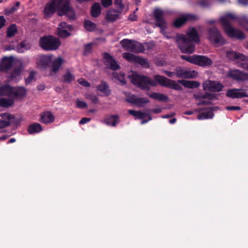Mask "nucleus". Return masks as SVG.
<instances>
[{
    "label": "nucleus",
    "mask_w": 248,
    "mask_h": 248,
    "mask_svg": "<svg viewBox=\"0 0 248 248\" xmlns=\"http://www.w3.org/2000/svg\"><path fill=\"white\" fill-rule=\"evenodd\" d=\"M155 80L149 77L141 76L137 73H133L131 80L133 84L144 90H148L150 86H155L157 82L160 85L175 90L180 91L182 87L174 80L168 78L160 75H155L154 77Z\"/></svg>",
    "instance_id": "1"
},
{
    "label": "nucleus",
    "mask_w": 248,
    "mask_h": 248,
    "mask_svg": "<svg viewBox=\"0 0 248 248\" xmlns=\"http://www.w3.org/2000/svg\"><path fill=\"white\" fill-rule=\"evenodd\" d=\"M176 41L183 53L191 54L195 48L193 42L199 43L200 39L196 29L192 28L187 31L186 35H178Z\"/></svg>",
    "instance_id": "2"
},
{
    "label": "nucleus",
    "mask_w": 248,
    "mask_h": 248,
    "mask_svg": "<svg viewBox=\"0 0 248 248\" xmlns=\"http://www.w3.org/2000/svg\"><path fill=\"white\" fill-rule=\"evenodd\" d=\"M70 0H52L47 6V16L57 10L59 16L66 15L70 19H74L75 13L70 6Z\"/></svg>",
    "instance_id": "3"
},
{
    "label": "nucleus",
    "mask_w": 248,
    "mask_h": 248,
    "mask_svg": "<svg viewBox=\"0 0 248 248\" xmlns=\"http://www.w3.org/2000/svg\"><path fill=\"white\" fill-rule=\"evenodd\" d=\"M236 16L232 13H227L220 18V21L224 31L228 36L239 40L245 39L246 35L241 31L233 28L231 25V21L236 19Z\"/></svg>",
    "instance_id": "4"
},
{
    "label": "nucleus",
    "mask_w": 248,
    "mask_h": 248,
    "mask_svg": "<svg viewBox=\"0 0 248 248\" xmlns=\"http://www.w3.org/2000/svg\"><path fill=\"white\" fill-rule=\"evenodd\" d=\"M236 16L232 13H227L220 18V21L224 31L228 36L239 40L245 39L246 35L241 31L233 28L231 25V21L236 19Z\"/></svg>",
    "instance_id": "5"
},
{
    "label": "nucleus",
    "mask_w": 248,
    "mask_h": 248,
    "mask_svg": "<svg viewBox=\"0 0 248 248\" xmlns=\"http://www.w3.org/2000/svg\"><path fill=\"white\" fill-rule=\"evenodd\" d=\"M14 58L13 57H4L0 63V71L6 73L8 80L11 81L18 76L21 72L22 68L20 66L13 65Z\"/></svg>",
    "instance_id": "6"
},
{
    "label": "nucleus",
    "mask_w": 248,
    "mask_h": 248,
    "mask_svg": "<svg viewBox=\"0 0 248 248\" xmlns=\"http://www.w3.org/2000/svg\"><path fill=\"white\" fill-rule=\"evenodd\" d=\"M227 58L231 61H235L238 66L248 71V58L242 53L232 50L227 51Z\"/></svg>",
    "instance_id": "7"
},
{
    "label": "nucleus",
    "mask_w": 248,
    "mask_h": 248,
    "mask_svg": "<svg viewBox=\"0 0 248 248\" xmlns=\"http://www.w3.org/2000/svg\"><path fill=\"white\" fill-rule=\"evenodd\" d=\"M207 35L211 44L215 46H222L226 43L220 31L215 27L208 29Z\"/></svg>",
    "instance_id": "8"
},
{
    "label": "nucleus",
    "mask_w": 248,
    "mask_h": 248,
    "mask_svg": "<svg viewBox=\"0 0 248 248\" xmlns=\"http://www.w3.org/2000/svg\"><path fill=\"white\" fill-rule=\"evenodd\" d=\"M120 44L123 48L128 51L140 53L144 50L143 46L140 43L133 40L124 39L120 42Z\"/></svg>",
    "instance_id": "9"
},
{
    "label": "nucleus",
    "mask_w": 248,
    "mask_h": 248,
    "mask_svg": "<svg viewBox=\"0 0 248 248\" xmlns=\"http://www.w3.org/2000/svg\"><path fill=\"white\" fill-rule=\"evenodd\" d=\"M164 12L160 9H155L154 11V16L155 19V25L160 28L161 32L164 35V30L167 28V23L164 18Z\"/></svg>",
    "instance_id": "10"
},
{
    "label": "nucleus",
    "mask_w": 248,
    "mask_h": 248,
    "mask_svg": "<svg viewBox=\"0 0 248 248\" xmlns=\"http://www.w3.org/2000/svg\"><path fill=\"white\" fill-rule=\"evenodd\" d=\"M175 74L177 77L185 78H193L198 76L197 71L182 67L176 68Z\"/></svg>",
    "instance_id": "11"
},
{
    "label": "nucleus",
    "mask_w": 248,
    "mask_h": 248,
    "mask_svg": "<svg viewBox=\"0 0 248 248\" xmlns=\"http://www.w3.org/2000/svg\"><path fill=\"white\" fill-rule=\"evenodd\" d=\"M228 76L238 82L248 81V73L239 70H231L228 73Z\"/></svg>",
    "instance_id": "12"
},
{
    "label": "nucleus",
    "mask_w": 248,
    "mask_h": 248,
    "mask_svg": "<svg viewBox=\"0 0 248 248\" xmlns=\"http://www.w3.org/2000/svg\"><path fill=\"white\" fill-rule=\"evenodd\" d=\"M226 95L227 97L235 99L248 97V94L246 91L242 89H232L228 90Z\"/></svg>",
    "instance_id": "13"
},
{
    "label": "nucleus",
    "mask_w": 248,
    "mask_h": 248,
    "mask_svg": "<svg viewBox=\"0 0 248 248\" xmlns=\"http://www.w3.org/2000/svg\"><path fill=\"white\" fill-rule=\"evenodd\" d=\"M27 94V90L24 87H12L11 96L14 100H20L24 98Z\"/></svg>",
    "instance_id": "14"
},
{
    "label": "nucleus",
    "mask_w": 248,
    "mask_h": 248,
    "mask_svg": "<svg viewBox=\"0 0 248 248\" xmlns=\"http://www.w3.org/2000/svg\"><path fill=\"white\" fill-rule=\"evenodd\" d=\"M223 85L217 81H208L203 84V89L211 92H219L222 90Z\"/></svg>",
    "instance_id": "15"
},
{
    "label": "nucleus",
    "mask_w": 248,
    "mask_h": 248,
    "mask_svg": "<svg viewBox=\"0 0 248 248\" xmlns=\"http://www.w3.org/2000/svg\"><path fill=\"white\" fill-rule=\"evenodd\" d=\"M104 62L107 67L115 70L119 69L120 66L114 58L107 53L104 54Z\"/></svg>",
    "instance_id": "16"
},
{
    "label": "nucleus",
    "mask_w": 248,
    "mask_h": 248,
    "mask_svg": "<svg viewBox=\"0 0 248 248\" xmlns=\"http://www.w3.org/2000/svg\"><path fill=\"white\" fill-rule=\"evenodd\" d=\"M0 116L3 119L0 120V129L9 126L11 124L10 121L15 118L14 115L8 113L0 114Z\"/></svg>",
    "instance_id": "17"
},
{
    "label": "nucleus",
    "mask_w": 248,
    "mask_h": 248,
    "mask_svg": "<svg viewBox=\"0 0 248 248\" xmlns=\"http://www.w3.org/2000/svg\"><path fill=\"white\" fill-rule=\"evenodd\" d=\"M61 45L59 38L54 36H47V50H54L58 48Z\"/></svg>",
    "instance_id": "18"
},
{
    "label": "nucleus",
    "mask_w": 248,
    "mask_h": 248,
    "mask_svg": "<svg viewBox=\"0 0 248 248\" xmlns=\"http://www.w3.org/2000/svg\"><path fill=\"white\" fill-rule=\"evenodd\" d=\"M63 62V59L61 57H58L54 60L51 63V71L49 75L53 76L58 72Z\"/></svg>",
    "instance_id": "19"
},
{
    "label": "nucleus",
    "mask_w": 248,
    "mask_h": 248,
    "mask_svg": "<svg viewBox=\"0 0 248 248\" xmlns=\"http://www.w3.org/2000/svg\"><path fill=\"white\" fill-rule=\"evenodd\" d=\"M213 64V61L209 58L202 56L197 55L195 64L202 66H208Z\"/></svg>",
    "instance_id": "20"
},
{
    "label": "nucleus",
    "mask_w": 248,
    "mask_h": 248,
    "mask_svg": "<svg viewBox=\"0 0 248 248\" xmlns=\"http://www.w3.org/2000/svg\"><path fill=\"white\" fill-rule=\"evenodd\" d=\"M68 29L69 26L65 22L60 23L58 28V34L61 37L69 36L70 34L66 31Z\"/></svg>",
    "instance_id": "21"
},
{
    "label": "nucleus",
    "mask_w": 248,
    "mask_h": 248,
    "mask_svg": "<svg viewBox=\"0 0 248 248\" xmlns=\"http://www.w3.org/2000/svg\"><path fill=\"white\" fill-rule=\"evenodd\" d=\"M127 100L129 102L140 106H141L143 104L149 102V99L147 98L138 97L135 95L131 96L128 99H127Z\"/></svg>",
    "instance_id": "22"
},
{
    "label": "nucleus",
    "mask_w": 248,
    "mask_h": 248,
    "mask_svg": "<svg viewBox=\"0 0 248 248\" xmlns=\"http://www.w3.org/2000/svg\"><path fill=\"white\" fill-rule=\"evenodd\" d=\"M75 76L73 73V71L69 69H66L64 74L62 77V81L64 83H69L74 80Z\"/></svg>",
    "instance_id": "23"
},
{
    "label": "nucleus",
    "mask_w": 248,
    "mask_h": 248,
    "mask_svg": "<svg viewBox=\"0 0 248 248\" xmlns=\"http://www.w3.org/2000/svg\"><path fill=\"white\" fill-rule=\"evenodd\" d=\"M12 86L9 84H5L0 87V96H11Z\"/></svg>",
    "instance_id": "24"
},
{
    "label": "nucleus",
    "mask_w": 248,
    "mask_h": 248,
    "mask_svg": "<svg viewBox=\"0 0 248 248\" xmlns=\"http://www.w3.org/2000/svg\"><path fill=\"white\" fill-rule=\"evenodd\" d=\"M15 103L14 100L11 98L1 97L0 98V106L2 108H9Z\"/></svg>",
    "instance_id": "25"
},
{
    "label": "nucleus",
    "mask_w": 248,
    "mask_h": 248,
    "mask_svg": "<svg viewBox=\"0 0 248 248\" xmlns=\"http://www.w3.org/2000/svg\"><path fill=\"white\" fill-rule=\"evenodd\" d=\"M192 16L191 15H188L178 18L174 21L173 25L177 28L180 27L186 23V20L191 19Z\"/></svg>",
    "instance_id": "26"
},
{
    "label": "nucleus",
    "mask_w": 248,
    "mask_h": 248,
    "mask_svg": "<svg viewBox=\"0 0 248 248\" xmlns=\"http://www.w3.org/2000/svg\"><path fill=\"white\" fill-rule=\"evenodd\" d=\"M178 82L186 88H195L200 86V83L196 81H188L186 80H179Z\"/></svg>",
    "instance_id": "27"
},
{
    "label": "nucleus",
    "mask_w": 248,
    "mask_h": 248,
    "mask_svg": "<svg viewBox=\"0 0 248 248\" xmlns=\"http://www.w3.org/2000/svg\"><path fill=\"white\" fill-rule=\"evenodd\" d=\"M43 130L41 125L38 123H34L30 125L28 128V131L31 134L39 133Z\"/></svg>",
    "instance_id": "28"
},
{
    "label": "nucleus",
    "mask_w": 248,
    "mask_h": 248,
    "mask_svg": "<svg viewBox=\"0 0 248 248\" xmlns=\"http://www.w3.org/2000/svg\"><path fill=\"white\" fill-rule=\"evenodd\" d=\"M97 88L98 91L102 92L104 95L108 96L110 94V90H109L107 82L102 81L101 84H99Z\"/></svg>",
    "instance_id": "29"
},
{
    "label": "nucleus",
    "mask_w": 248,
    "mask_h": 248,
    "mask_svg": "<svg viewBox=\"0 0 248 248\" xmlns=\"http://www.w3.org/2000/svg\"><path fill=\"white\" fill-rule=\"evenodd\" d=\"M119 118L117 115H111L105 120L107 125H111L115 126L119 122Z\"/></svg>",
    "instance_id": "30"
},
{
    "label": "nucleus",
    "mask_w": 248,
    "mask_h": 248,
    "mask_svg": "<svg viewBox=\"0 0 248 248\" xmlns=\"http://www.w3.org/2000/svg\"><path fill=\"white\" fill-rule=\"evenodd\" d=\"M206 110L205 112L200 113L198 115L197 118L199 120L211 119L214 117V114L213 112H212L211 110H209L208 108Z\"/></svg>",
    "instance_id": "31"
},
{
    "label": "nucleus",
    "mask_w": 248,
    "mask_h": 248,
    "mask_svg": "<svg viewBox=\"0 0 248 248\" xmlns=\"http://www.w3.org/2000/svg\"><path fill=\"white\" fill-rule=\"evenodd\" d=\"M101 9L100 5L98 3H95L92 7V16L94 17L98 16L101 13Z\"/></svg>",
    "instance_id": "32"
},
{
    "label": "nucleus",
    "mask_w": 248,
    "mask_h": 248,
    "mask_svg": "<svg viewBox=\"0 0 248 248\" xmlns=\"http://www.w3.org/2000/svg\"><path fill=\"white\" fill-rule=\"evenodd\" d=\"M147 94L150 97L159 101H165L168 99L166 95L160 93H153Z\"/></svg>",
    "instance_id": "33"
},
{
    "label": "nucleus",
    "mask_w": 248,
    "mask_h": 248,
    "mask_svg": "<svg viewBox=\"0 0 248 248\" xmlns=\"http://www.w3.org/2000/svg\"><path fill=\"white\" fill-rule=\"evenodd\" d=\"M17 32V28L16 25L15 24H13L11 25L7 29V36L8 37H11L15 35V34Z\"/></svg>",
    "instance_id": "34"
},
{
    "label": "nucleus",
    "mask_w": 248,
    "mask_h": 248,
    "mask_svg": "<svg viewBox=\"0 0 248 248\" xmlns=\"http://www.w3.org/2000/svg\"><path fill=\"white\" fill-rule=\"evenodd\" d=\"M128 112L130 115H133L136 118L139 119H141L147 115L145 113H143L140 111H136L132 109L129 110Z\"/></svg>",
    "instance_id": "35"
},
{
    "label": "nucleus",
    "mask_w": 248,
    "mask_h": 248,
    "mask_svg": "<svg viewBox=\"0 0 248 248\" xmlns=\"http://www.w3.org/2000/svg\"><path fill=\"white\" fill-rule=\"evenodd\" d=\"M123 56L127 61L132 63L136 62V59L138 57L137 56L127 52L124 53L123 54Z\"/></svg>",
    "instance_id": "36"
},
{
    "label": "nucleus",
    "mask_w": 248,
    "mask_h": 248,
    "mask_svg": "<svg viewBox=\"0 0 248 248\" xmlns=\"http://www.w3.org/2000/svg\"><path fill=\"white\" fill-rule=\"evenodd\" d=\"M37 64L40 68H46V57L45 55L41 56L37 62Z\"/></svg>",
    "instance_id": "37"
},
{
    "label": "nucleus",
    "mask_w": 248,
    "mask_h": 248,
    "mask_svg": "<svg viewBox=\"0 0 248 248\" xmlns=\"http://www.w3.org/2000/svg\"><path fill=\"white\" fill-rule=\"evenodd\" d=\"M20 4V2L19 1H17L16 4L12 6L11 8L6 9L5 10V14L6 15H10L14 13L17 10Z\"/></svg>",
    "instance_id": "38"
},
{
    "label": "nucleus",
    "mask_w": 248,
    "mask_h": 248,
    "mask_svg": "<svg viewBox=\"0 0 248 248\" xmlns=\"http://www.w3.org/2000/svg\"><path fill=\"white\" fill-rule=\"evenodd\" d=\"M85 29L89 31H93L96 29V25L89 20H86L84 23Z\"/></svg>",
    "instance_id": "39"
},
{
    "label": "nucleus",
    "mask_w": 248,
    "mask_h": 248,
    "mask_svg": "<svg viewBox=\"0 0 248 248\" xmlns=\"http://www.w3.org/2000/svg\"><path fill=\"white\" fill-rule=\"evenodd\" d=\"M113 74L114 78H117L122 85H124L126 83V80L123 73L120 72L118 73V72H114Z\"/></svg>",
    "instance_id": "40"
},
{
    "label": "nucleus",
    "mask_w": 248,
    "mask_h": 248,
    "mask_svg": "<svg viewBox=\"0 0 248 248\" xmlns=\"http://www.w3.org/2000/svg\"><path fill=\"white\" fill-rule=\"evenodd\" d=\"M193 97L195 99L197 100H200L202 99H212L213 98H215L214 96L209 93H206L204 95L200 94H193Z\"/></svg>",
    "instance_id": "41"
},
{
    "label": "nucleus",
    "mask_w": 248,
    "mask_h": 248,
    "mask_svg": "<svg viewBox=\"0 0 248 248\" xmlns=\"http://www.w3.org/2000/svg\"><path fill=\"white\" fill-rule=\"evenodd\" d=\"M196 56H197V55H193V56H186V55H182L181 56V58L182 59L186 61L187 62H188L190 63L195 64L196 60Z\"/></svg>",
    "instance_id": "42"
},
{
    "label": "nucleus",
    "mask_w": 248,
    "mask_h": 248,
    "mask_svg": "<svg viewBox=\"0 0 248 248\" xmlns=\"http://www.w3.org/2000/svg\"><path fill=\"white\" fill-rule=\"evenodd\" d=\"M135 63H139L144 67H148L149 66L147 61L145 59H142L140 57H137Z\"/></svg>",
    "instance_id": "43"
},
{
    "label": "nucleus",
    "mask_w": 248,
    "mask_h": 248,
    "mask_svg": "<svg viewBox=\"0 0 248 248\" xmlns=\"http://www.w3.org/2000/svg\"><path fill=\"white\" fill-rule=\"evenodd\" d=\"M119 16V14L109 12L107 14V18L109 21H113L116 20Z\"/></svg>",
    "instance_id": "44"
},
{
    "label": "nucleus",
    "mask_w": 248,
    "mask_h": 248,
    "mask_svg": "<svg viewBox=\"0 0 248 248\" xmlns=\"http://www.w3.org/2000/svg\"><path fill=\"white\" fill-rule=\"evenodd\" d=\"M36 73L32 71L30 72L29 77L25 79V82L26 84H30L32 80L34 79Z\"/></svg>",
    "instance_id": "45"
},
{
    "label": "nucleus",
    "mask_w": 248,
    "mask_h": 248,
    "mask_svg": "<svg viewBox=\"0 0 248 248\" xmlns=\"http://www.w3.org/2000/svg\"><path fill=\"white\" fill-rule=\"evenodd\" d=\"M85 98L90 100L93 103H97L99 101L98 97L95 95L92 94H86Z\"/></svg>",
    "instance_id": "46"
},
{
    "label": "nucleus",
    "mask_w": 248,
    "mask_h": 248,
    "mask_svg": "<svg viewBox=\"0 0 248 248\" xmlns=\"http://www.w3.org/2000/svg\"><path fill=\"white\" fill-rule=\"evenodd\" d=\"M76 107L79 108H87V104L85 102L77 99L76 101Z\"/></svg>",
    "instance_id": "47"
},
{
    "label": "nucleus",
    "mask_w": 248,
    "mask_h": 248,
    "mask_svg": "<svg viewBox=\"0 0 248 248\" xmlns=\"http://www.w3.org/2000/svg\"><path fill=\"white\" fill-rule=\"evenodd\" d=\"M39 44L43 49L46 50V35H45L40 38Z\"/></svg>",
    "instance_id": "48"
},
{
    "label": "nucleus",
    "mask_w": 248,
    "mask_h": 248,
    "mask_svg": "<svg viewBox=\"0 0 248 248\" xmlns=\"http://www.w3.org/2000/svg\"><path fill=\"white\" fill-rule=\"evenodd\" d=\"M123 0H115L114 4L117 5L119 9L117 10V13L120 14L124 8V5L122 4Z\"/></svg>",
    "instance_id": "49"
},
{
    "label": "nucleus",
    "mask_w": 248,
    "mask_h": 248,
    "mask_svg": "<svg viewBox=\"0 0 248 248\" xmlns=\"http://www.w3.org/2000/svg\"><path fill=\"white\" fill-rule=\"evenodd\" d=\"M25 49H27V48H25V43L24 42H21L17 46V50L18 52L23 53Z\"/></svg>",
    "instance_id": "50"
},
{
    "label": "nucleus",
    "mask_w": 248,
    "mask_h": 248,
    "mask_svg": "<svg viewBox=\"0 0 248 248\" xmlns=\"http://www.w3.org/2000/svg\"><path fill=\"white\" fill-rule=\"evenodd\" d=\"M241 25L248 31V20L246 18L242 19L240 22Z\"/></svg>",
    "instance_id": "51"
},
{
    "label": "nucleus",
    "mask_w": 248,
    "mask_h": 248,
    "mask_svg": "<svg viewBox=\"0 0 248 248\" xmlns=\"http://www.w3.org/2000/svg\"><path fill=\"white\" fill-rule=\"evenodd\" d=\"M78 81L80 84L85 87H89L90 85V83L88 81L83 78L78 79Z\"/></svg>",
    "instance_id": "52"
},
{
    "label": "nucleus",
    "mask_w": 248,
    "mask_h": 248,
    "mask_svg": "<svg viewBox=\"0 0 248 248\" xmlns=\"http://www.w3.org/2000/svg\"><path fill=\"white\" fill-rule=\"evenodd\" d=\"M208 99V100H204L201 101L200 102H199V103H198L197 104V106H201V105H208L211 104V102L210 101V100L211 99Z\"/></svg>",
    "instance_id": "53"
},
{
    "label": "nucleus",
    "mask_w": 248,
    "mask_h": 248,
    "mask_svg": "<svg viewBox=\"0 0 248 248\" xmlns=\"http://www.w3.org/2000/svg\"><path fill=\"white\" fill-rule=\"evenodd\" d=\"M112 3V0H102V4L104 7H108Z\"/></svg>",
    "instance_id": "54"
},
{
    "label": "nucleus",
    "mask_w": 248,
    "mask_h": 248,
    "mask_svg": "<svg viewBox=\"0 0 248 248\" xmlns=\"http://www.w3.org/2000/svg\"><path fill=\"white\" fill-rule=\"evenodd\" d=\"M55 117L50 112H47V123H51L54 122Z\"/></svg>",
    "instance_id": "55"
},
{
    "label": "nucleus",
    "mask_w": 248,
    "mask_h": 248,
    "mask_svg": "<svg viewBox=\"0 0 248 248\" xmlns=\"http://www.w3.org/2000/svg\"><path fill=\"white\" fill-rule=\"evenodd\" d=\"M92 49V44H87L84 46V53L88 54L90 53Z\"/></svg>",
    "instance_id": "56"
},
{
    "label": "nucleus",
    "mask_w": 248,
    "mask_h": 248,
    "mask_svg": "<svg viewBox=\"0 0 248 248\" xmlns=\"http://www.w3.org/2000/svg\"><path fill=\"white\" fill-rule=\"evenodd\" d=\"M226 108L228 110H239L241 109L240 107L238 106H227Z\"/></svg>",
    "instance_id": "57"
},
{
    "label": "nucleus",
    "mask_w": 248,
    "mask_h": 248,
    "mask_svg": "<svg viewBox=\"0 0 248 248\" xmlns=\"http://www.w3.org/2000/svg\"><path fill=\"white\" fill-rule=\"evenodd\" d=\"M6 22V20L3 16H0V29L4 26Z\"/></svg>",
    "instance_id": "58"
},
{
    "label": "nucleus",
    "mask_w": 248,
    "mask_h": 248,
    "mask_svg": "<svg viewBox=\"0 0 248 248\" xmlns=\"http://www.w3.org/2000/svg\"><path fill=\"white\" fill-rule=\"evenodd\" d=\"M91 121V118H82L79 121V124H86Z\"/></svg>",
    "instance_id": "59"
},
{
    "label": "nucleus",
    "mask_w": 248,
    "mask_h": 248,
    "mask_svg": "<svg viewBox=\"0 0 248 248\" xmlns=\"http://www.w3.org/2000/svg\"><path fill=\"white\" fill-rule=\"evenodd\" d=\"M164 73L169 77L172 78L173 76L176 75L175 72H170L168 71H164Z\"/></svg>",
    "instance_id": "60"
},
{
    "label": "nucleus",
    "mask_w": 248,
    "mask_h": 248,
    "mask_svg": "<svg viewBox=\"0 0 248 248\" xmlns=\"http://www.w3.org/2000/svg\"><path fill=\"white\" fill-rule=\"evenodd\" d=\"M45 114V112H44L43 114H42L41 115V117L40 120V121L41 123L46 124V118Z\"/></svg>",
    "instance_id": "61"
},
{
    "label": "nucleus",
    "mask_w": 248,
    "mask_h": 248,
    "mask_svg": "<svg viewBox=\"0 0 248 248\" xmlns=\"http://www.w3.org/2000/svg\"><path fill=\"white\" fill-rule=\"evenodd\" d=\"M129 19L131 21H135L137 20V17L135 16H129Z\"/></svg>",
    "instance_id": "62"
},
{
    "label": "nucleus",
    "mask_w": 248,
    "mask_h": 248,
    "mask_svg": "<svg viewBox=\"0 0 248 248\" xmlns=\"http://www.w3.org/2000/svg\"><path fill=\"white\" fill-rule=\"evenodd\" d=\"M209 110H211L212 112L213 111L217 110L218 109V108L217 107H211L208 108Z\"/></svg>",
    "instance_id": "63"
},
{
    "label": "nucleus",
    "mask_w": 248,
    "mask_h": 248,
    "mask_svg": "<svg viewBox=\"0 0 248 248\" xmlns=\"http://www.w3.org/2000/svg\"><path fill=\"white\" fill-rule=\"evenodd\" d=\"M194 113V111H185V112H184V114H186V115H192Z\"/></svg>",
    "instance_id": "64"
}]
</instances>
